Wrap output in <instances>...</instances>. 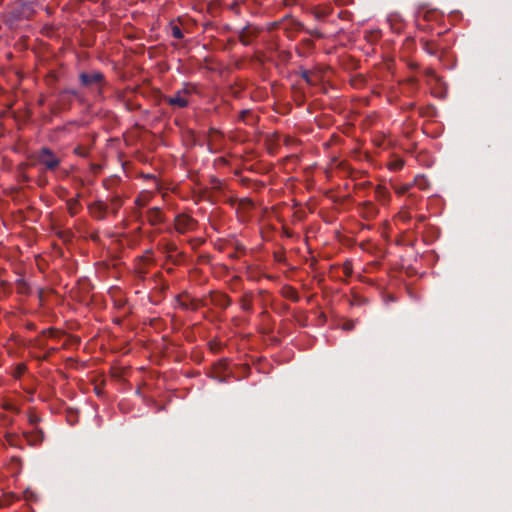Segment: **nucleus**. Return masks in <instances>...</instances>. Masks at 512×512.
<instances>
[{
	"label": "nucleus",
	"instance_id": "1",
	"mask_svg": "<svg viewBox=\"0 0 512 512\" xmlns=\"http://www.w3.org/2000/svg\"><path fill=\"white\" fill-rule=\"evenodd\" d=\"M34 165L42 166L44 171L54 172L61 164V158L49 147H41L32 155Z\"/></svg>",
	"mask_w": 512,
	"mask_h": 512
},
{
	"label": "nucleus",
	"instance_id": "2",
	"mask_svg": "<svg viewBox=\"0 0 512 512\" xmlns=\"http://www.w3.org/2000/svg\"><path fill=\"white\" fill-rule=\"evenodd\" d=\"M194 93H197L196 85L192 83H184L181 89L177 90L171 96H164L163 100L172 107L186 108L189 105L190 97Z\"/></svg>",
	"mask_w": 512,
	"mask_h": 512
},
{
	"label": "nucleus",
	"instance_id": "3",
	"mask_svg": "<svg viewBox=\"0 0 512 512\" xmlns=\"http://www.w3.org/2000/svg\"><path fill=\"white\" fill-rule=\"evenodd\" d=\"M81 86L95 90L97 96H103V88L107 85L105 75L101 71L93 70L90 72H81L79 74Z\"/></svg>",
	"mask_w": 512,
	"mask_h": 512
},
{
	"label": "nucleus",
	"instance_id": "4",
	"mask_svg": "<svg viewBox=\"0 0 512 512\" xmlns=\"http://www.w3.org/2000/svg\"><path fill=\"white\" fill-rule=\"evenodd\" d=\"M150 255H152V250H147L144 255L136 259L135 274L142 281L146 278L148 267L153 263Z\"/></svg>",
	"mask_w": 512,
	"mask_h": 512
},
{
	"label": "nucleus",
	"instance_id": "5",
	"mask_svg": "<svg viewBox=\"0 0 512 512\" xmlns=\"http://www.w3.org/2000/svg\"><path fill=\"white\" fill-rule=\"evenodd\" d=\"M175 229L181 234L193 231L197 226V221L189 215L178 214L174 220Z\"/></svg>",
	"mask_w": 512,
	"mask_h": 512
},
{
	"label": "nucleus",
	"instance_id": "6",
	"mask_svg": "<svg viewBox=\"0 0 512 512\" xmlns=\"http://www.w3.org/2000/svg\"><path fill=\"white\" fill-rule=\"evenodd\" d=\"M422 49L431 56H438L439 53L443 54L448 48V45H443L437 39H420Z\"/></svg>",
	"mask_w": 512,
	"mask_h": 512
},
{
	"label": "nucleus",
	"instance_id": "7",
	"mask_svg": "<svg viewBox=\"0 0 512 512\" xmlns=\"http://www.w3.org/2000/svg\"><path fill=\"white\" fill-rule=\"evenodd\" d=\"M259 32H260V30L256 26L248 24L245 27H243L241 30H239L237 33H238V38H239L240 42L243 45L248 46V45L252 44L254 39L257 38Z\"/></svg>",
	"mask_w": 512,
	"mask_h": 512
},
{
	"label": "nucleus",
	"instance_id": "8",
	"mask_svg": "<svg viewBox=\"0 0 512 512\" xmlns=\"http://www.w3.org/2000/svg\"><path fill=\"white\" fill-rule=\"evenodd\" d=\"M88 210L92 217L97 220H103L108 212V205L103 201H95L88 206Z\"/></svg>",
	"mask_w": 512,
	"mask_h": 512
},
{
	"label": "nucleus",
	"instance_id": "9",
	"mask_svg": "<svg viewBox=\"0 0 512 512\" xmlns=\"http://www.w3.org/2000/svg\"><path fill=\"white\" fill-rule=\"evenodd\" d=\"M209 299L212 305L221 309H226L231 304V298L227 294L221 292H210Z\"/></svg>",
	"mask_w": 512,
	"mask_h": 512
},
{
	"label": "nucleus",
	"instance_id": "10",
	"mask_svg": "<svg viewBox=\"0 0 512 512\" xmlns=\"http://www.w3.org/2000/svg\"><path fill=\"white\" fill-rule=\"evenodd\" d=\"M361 216L367 220L375 218L378 214V208L370 201H365L358 206Z\"/></svg>",
	"mask_w": 512,
	"mask_h": 512
},
{
	"label": "nucleus",
	"instance_id": "11",
	"mask_svg": "<svg viewBox=\"0 0 512 512\" xmlns=\"http://www.w3.org/2000/svg\"><path fill=\"white\" fill-rule=\"evenodd\" d=\"M23 436L25 437L30 446H37L41 444L44 440V432L40 428H35L31 432H24Z\"/></svg>",
	"mask_w": 512,
	"mask_h": 512
},
{
	"label": "nucleus",
	"instance_id": "12",
	"mask_svg": "<svg viewBox=\"0 0 512 512\" xmlns=\"http://www.w3.org/2000/svg\"><path fill=\"white\" fill-rule=\"evenodd\" d=\"M146 218L150 225H158L164 222V214L158 207H152L147 210Z\"/></svg>",
	"mask_w": 512,
	"mask_h": 512
},
{
	"label": "nucleus",
	"instance_id": "13",
	"mask_svg": "<svg viewBox=\"0 0 512 512\" xmlns=\"http://www.w3.org/2000/svg\"><path fill=\"white\" fill-rule=\"evenodd\" d=\"M182 296L177 297V302L179 306L184 310H193L196 311L199 307L207 306V303L204 300H197V299H188V300H182Z\"/></svg>",
	"mask_w": 512,
	"mask_h": 512
},
{
	"label": "nucleus",
	"instance_id": "14",
	"mask_svg": "<svg viewBox=\"0 0 512 512\" xmlns=\"http://www.w3.org/2000/svg\"><path fill=\"white\" fill-rule=\"evenodd\" d=\"M222 138V135L215 128H210L208 132V150L211 153H216L218 149L215 147V143Z\"/></svg>",
	"mask_w": 512,
	"mask_h": 512
},
{
	"label": "nucleus",
	"instance_id": "15",
	"mask_svg": "<svg viewBox=\"0 0 512 512\" xmlns=\"http://www.w3.org/2000/svg\"><path fill=\"white\" fill-rule=\"evenodd\" d=\"M79 199L80 194H77L76 197L70 198L66 201L67 210L71 216H75L82 209Z\"/></svg>",
	"mask_w": 512,
	"mask_h": 512
},
{
	"label": "nucleus",
	"instance_id": "16",
	"mask_svg": "<svg viewBox=\"0 0 512 512\" xmlns=\"http://www.w3.org/2000/svg\"><path fill=\"white\" fill-rule=\"evenodd\" d=\"M240 303L241 308L244 311L251 313L253 311V294L251 292H245L240 300Z\"/></svg>",
	"mask_w": 512,
	"mask_h": 512
},
{
	"label": "nucleus",
	"instance_id": "17",
	"mask_svg": "<svg viewBox=\"0 0 512 512\" xmlns=\"http://www.w3.org/2000/svg\"><path fill=\"white\" fill-rule=\"evenodd\" d=\"M375 198L382 204H387L390 199V193L385 187L379 185L375 189Z\"/></svg>",
	"mask_w": 512,
	"mask_h": 512
},
{
	"label": "nucleus",
	"instance_id": "18",
	"mask_svg": "<svg viewBox=\"0 0 512 512\" xmlns=\"http://www.w3.org/2000/svg\"><path fill=\"white\" fill-rule=\"evenodd\" d=\"M238 119L247 125H253L256 122V117L250 109L241 110Z\"/></svg>",
	"mask_w": 512,
	"mask_h": 512
},
{
	"label": "nucleus",
	"instance_id": "19",
	"mask_svg": "<svg viewBox=\"0 0 512 512\" xmlns=\"http://www.w3.org/2000/svg\"><path fill=\"white\" fill-rule=\"evenodd\" d=\"M122 205H123V201H122L121 197L116 195V196L112 197L110 206H108V209H110L111 212L114 215H116Z\"/></svg>",
	"mask_w": 512,
	"mask_h": 512
},
{
	"label": "nucleus",
	"instance_id": "20",
	"mask_svg": "<svg viewBox=\"0 0 512 512\" xmlns=\"http://www.w3.org/2000/svg\"><path fill=\"white\" fill-rule=\"evenodd\" d=\"M301 78L311 86H314L317 84V80L315 79V74L309 70H302L300 72Z\"/></svg>",
	"mask_w": 512,
	"mask_h": 512
},
{
	"label": "nucleus",
	"instance_id": "21",
	"mask_svg": "<svg viewBox=\"0 0 512 512\" xmlns=\"http://www.w3.org/2000/svg\"><path fill=\"white\" fill-rule=\"evenodd\" d=\"M293 26L296 30H304V26L302 23L298 22V21H293ZM305 31L312 35V36H316L318 38H321L322 37V34L320 32H318L317 30H308V29H305Z\"/></svg>",
	"mask_w": 512,
	"mask_h": 512
},
{
	"label": "nucleus",
	"instance_id": "22",
	"mask_svg": "<svg viewBox=\"0 0 512 512\" xmlns=\"http://www.w3.org/2000/svg\"><path fill=\"white\" fill-rule=\"evenodd\" d=\"M74 153L80 157H87L89 154V148L79 145L74 149Z\"/></svg>",
	"mask_w": 512,
	"mask_h": 512
},
{
	"label": "nucleus",
	"instance_id": "23",
	"mask_svg": "<svg viewBox=\"0 0 512 512\" xmlns=\"http://www.w3.org/2000/svg\"><path fill=\"white\" fill-rule=\"evenodd\" d=\"M356 323H357V321H356V320H346V321L342 324L341 328H342V330H344V331H352V330H354V329H355V327H356Z\"/></svg>",
	"mask_w": 512,
	"mask_h": 512
},
{
	"label": "nucleus",
	"instance_id": "24",
	"mask_svg": "<svg viewBox=\"0 0 512 512\" xmlns=\"http://www.w3.org/2000/svg\"><path fill=\"white\" fill-rule=\"evenodd\" d=\"M171 34L176 39H182L184 37V34H183L181 28L177 25H173L171 27Z\"/></svg>",
	"mask_w": 512,
	"mask_h": 512
},
{
	"label": "nucleus",
	"instance_id": "25",
	"mask_svg": "<svg viewBox=\"0 0 512 512\" xmlns=\"http://www.w3.org/2000/svg\"><path fill=\"white\" fill-rule=\"evenodd\" d=\"M343 272L345 274L346 277H351L352 273H353V267H352V262L347 260L344 262L343 264Z\"/></svg>",
	"mask_w": 512,
	"mask_h": 512
},
{
	"label": "nucleus",
	"instance_id": "26",
	"mask_svg": "<svg viewBox=\"0 0 512 512\" xmlns=\"http://www.w3.org/2000/svg\"><path fill=\"white\" fill-rule=\"evenodd\" d=\"M404 166V161L402 159H397L390 163L389 167L392 170H400Z\"/></svg>",
	"mask_w": 512,
	"mask_h": 512
},
{
	"label": "nucleus",
	"instance_id": "27",
	"mask_svg": "<svg viewBox=\"0 0 512 512\" xmlns=\"http://www.w3.org/2000/svg\"><path fill=\"white\" fill-rule=\"evenodd\" d=\"M18 288L20 293H28L29 291V285L23 279L18 281Z\"/></svg>",
	"mask_w": 512,
	"mask_h": 512
},
{
	"label": "nucleus",
	"instance_id": "28",
	"mask_svg": "<svg viewBox=\"0 0 512 512\" xmlns=\"http://www.w3.org/2000/svg\"><path fill=\"white\" fill-rule=\"evenodd\" d=\"M367 303V299L362 298L360 296H354L353 301L351 302L352 305H364Z\"/></svg>",
	"mask_w": 512,
	"mask_h": 512
},
{
	"label": "nucleus",
	"instance_id": "29",
	"mask_svg": "<svg viewBox=\"0 0 512 512\" xmlns=\"http://www.w3.org/2000/svg\"><path fill=\"white\" fill-rule=\"evenodd\" d=\"M28 421L31 425H36L40 422V417L36 415L35 413H30L28 417Z\"/></svg>",
	"mask_w": 512,
	"mask_h": 512
},
{
	"label": "nucleus",
	"instance_id": "30",
	"mask_svg": "<svg viewBox=\"0 0 512 512\" xmlns=\"http://www.w3.org/2000/svg\"><path fill=\"white\" fill-rule=\"evenodd\" d=\"M425 74L430 77L431 79L435 80V81H439L440 78L438 77V75L436 74V72L433 70V69H427L425 71Z\"/></svg>",
	"mask_w": 512,
	"mask_h": 512
},
{
	"label": "nucleus",
	"instance_id": "31",
	"mask_svg": "<svg viewBox=\"0 0 512 512\" xmlns=\"http://www.w3.org/2000/svg\"><path fill=\"white\" fill-rule=\"evenodd\" d=\"M147 203H148V201H147V200H145V199H143V198H141V197H137V198L135 199V204H136V205H138V206H140V207H144V206H146V205H147Z\"/></svg>",
	"mask_w": 512,
	"mask_h": 512
},
{
	"label": "nucleus",
	"instance_id": "32",
	"mask_svg": "<svg viewBox=\"0 0 512 512\" xmlns=\"http://www.w3.org/2000/svg\"><path fill=\"white\" fill-rule=\"evenodd\" d=\"M290 290V298L293 300V301H298L299 300V297L297 295V292L296 290L292 289L291 287L289 288Z\"/></svg>",
	"mask_w": 512,
	"mask_h": 512
},
{
	"label": "nucleus",
	"instance_id": "33",
	"mask_svg": "<svg viewBox=\"0 0 512 512\" xmlns=\"http://www.w3.org/2000/svg\"><path fill=\"white\" fill-rule=\"evenodd\" d=\"M6 438H7V441H8V443H9L10 445H12V446H14V445H15V441H14L15 436H14V435L9 434V435H7V436H6Z\"/></svg>",
	"mask_w": 512,
	"mask_h": 512
},
{
	"label": "nucleus",
	"instance_id": "34",
	"mask_svg": "<svg viewBox=\"0 0 512 512\" xmlns=\"http://www.w3.org/2000/svg\"><path fill=\"white\" fill-rule=\"evenodd\" d=\"M407 191H408V186H403V187L399 188L396 192H397L398 194H404V193H406Z\"/></svg>",
	"mask_w": 512,
	"mask_h": 512
},
{
	"label": "nucleus",
	"instance_id": "35",
	"mask_svg": "<svg viewBox=\"0 0 512 512\" xmlns=\"http://www.w3.org/2000/svg\"><path fill=\"white\" fill-rule=\"evenodd\" d=\"M43 294H44V290L43 289H39V291H38V298H39L40 302L43 301Z\"/></svg>",
	"mask_w": 512,
	"mask_h": 512
},
{
	"label": "nucleus",
	"instance_id": "36",
	"mask_svg": "<svg viewBox=\"0 0 512 512\" xmlns=\"http://www.w3.org/2000/svg\"><path fill=\"white\" fill-rule=\"evenodd\" d=\"M216 162H219V163H222V164H227V160L223 157H219L216 159Z\"/></svg>",
	"mask_w": 512,
	"mask_h": 512
},
{
	"label": "nucleus",
	"instance_id": "37",
	"mask_svg": "<svg viewBox=\"0 0 512 512\" xmlns=\"http://www.w3.org/2000/svg\"><path fill=\"white\" fill-rule=\"evenodd\" d=\"M64 93H68V94L73 95V96L77 95V92L75 90H66V91H64Z\"/></svg>",
	"mask_w": 512,
	"mask_h": 512
},
{
	"label": "nucleus",
	"instance_id": "38",
	"mask_svg": "<svg viewBox=\"0 0 512 512\" xmlns=\"http://www.w3.org/2000/svg\"><path fill=\"white\" fill-rule=\"evenodd\" d=\"M279 24H280L279 22H274V23L271 24V27L269 29L270 30L275 29V28H277L279 26Z\"/></svg>",
	"mask_w": 512,
	"mask_h": 512
},
{
	"label": "nucleus",
	"instance_id": "39",
	"mask_svg": "<svg viewBox=\"0 0 512 512\" xmlns=\"http://www.w3.org/2000/svg\"><path fill=\"white\" fill-rule=\"evenodd\" d=\"M304 42L307 45H312V41L310 39H305Z\"/></svg>",
	"mask_w": 512,
	"mask_h": 512
},
{
	"label": "nucleus",
	"instance_id": "40",
	"mask_svg": "<svg viewBox=\"0 0 512 512\" xmlns=\"http://www.w3.org/2000/svg\"><path fill=\"white\" fill-rule=\"evenodd\" d=\"M96 392H97V394L99 395V394H100V389H97V388H96Z\"/></svg>",
	"mask_w": 512,
	"mask_h": 512
}]
</instances>
